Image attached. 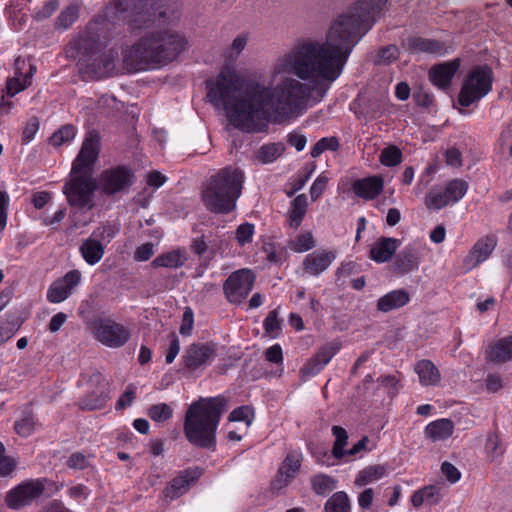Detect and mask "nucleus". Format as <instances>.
Returning <instances> with one entry per match:
<instances>
[{
    "instance_id": "nucleus-1",
    "label": "nucleus",
    "mask_w": 512,
    "mask_h": 512,
    "mask_svg": "<svg viewBox=\"0 0 512 512\" xmlns=\"http://www.w3.org/2000/svg\"><path fill=\"white\" fill-rule=\"evenodd\" d=\"M175 0H111L104 11L70 40L66 55L77 62L84 80L107 77L114 69L117 52L106 49L117 21H125L131 33L166 23L175 12Z\"/></svg>"
},
{
    "instance_id": "nucleus-2",
    "label": "nucleus",
    "mask_w": 512,
    "mask_h": 512,
    "mask_svg": "<svg viewBox=\"0 0 512 512\" xmlns=\"http://www.w3.org/2000/svg\"><path fill=\"white\" fill-rule=\"evenodd\" d=\"M387 0H359L341 15L328 31L325 42L298 41L277 64V72L294 74L302 80L326 82L322 94L341 74L358 40L372 27Z\"/></svg>"
},
{
    "instance_id": "nucleus-3",
    "label": "nucleus",
    "mask_w": 512,
    "mask_h": 512,
    "mask_svg": "<svg viewBox=\"0 0 512 512\" xmlns=\"http://www.w3.org/2000/svg\"><path fill=\"white\" fill-rule=\"evenodd\" d=\"M208 101L225 110L230 123L250 130L257 119H267L273 108L272 89L256 81H244L229 67L221 69L214 80L206 81Z\"/></svg>"
},
{
    "instance_id": "nucleus-4",
    "label": "nucleus",
    "mask_w": 512,
    "mask_h": 512,
    "mask_svg": "<svg viewBox=\"0 0 512 512\" xmlns=\"http://www.w3.org/2000/svg\"><path fill=\"white\" fill-rule=\"evenodd\" d=\"M95 162H73L70 179L63 187V193L71 206L91 209L94 206L95 191L100 187L108 196L125 193L134 184V172L126 166L107 169L99 180L95 177Z\"/></svg>"
},
{
    "instance_id": "nucleus-5",
    "label": "nucleus",
    "mask_w": 512,
    "mask_h": 512,
    "mask_svg": "<svg viewBox=\"0 0 512 512\" xmlns=\"http://www.w3.org/2000/svg\"><path fill=\"white\" fill-rule=\"evenodd\" d=\"M187 44V39L176 30H152L123 50V64L129 72L165 66L176 60Z\"/></svg>"
},
{
    "instance_id": "nucleus-6",
    "label": "nucleus",
    "mask_w": 512,
    "mask_h": 512,
    "mask_svg": "<svg viewBox=\"0 0 512 512\" xmlns=\"http://www.w3.org/2000/svg\"><path fill=\"white\" fill-rule=\"evenodd\" d=\"M227 410L223 396L200 397L189 405L184 419V433L193 446L215 451L216 432L221 416Z\"/></svg>"
},
{
    "instance_id": "nucleus-7",
    "label": "nucleus",
    "mask_w": 512,
    "mask_h": 512,
    "mask_svg": "<svg viewBox=\"0 0 512 512\" xmlns=\"http://www.w3.org/2000/svg\"><path fill=\"white\" fill-rule=\"evenodd\" d=\"M245 181L244 172L234 165H229L212 174L202 189L204 206L215 214H229L236 208L242 194Z\"/></svg>"
},
{
    "instance_id": "nucleus-8",
    "label": "nucleus",
    "mask_w": 512,
    "mask_h": 512,
    "mask_svg": "<svg viewBox=\"0 0 512 512\" xmlns=\"http://www.w3.org/2000/svg\"><path fill=\"white\" fill-rule=\"evenodd\" d=\"M272 92L273 98L276 97L275 112L281 117H287L304 105L309 96L310 88L296 79L287 78Z\"/></svg>"
},
{
    "instance_id": "nucleus-9",
    "label": "nucleus",
    "mask_w": 512,
    "mask_h": 512,
    "mask_svg": "<svg viewBox=\"0 0 512 512\" xmlns=\"http://www.w3.org/2000/svg\"><path fill=\"white\" fill-rule=\"evenodd\" d=\"M493 72L490 67L475 66L467 74L458 94V103L469 107L478 102L492 90Z\"/></svg>"
},
{
    "instance_id": "nucleus-10",
    "label": "nucleus",
    "mask_w": 512,
    "mask_h": 512,
    "mask_svg": "<svg viewBox=\"0 0 512 512\" xmlns=\"http://www.w3.org/2000/svg\"><path fill=\"white\" fill-rule=\"evenodd\" d=\"M89 327L100 343L111 348L122 347L130 339L129 330L110 318H96Z\"/></svg>"
},
{
    "instance_id": "nucleus-11",
    "label": "nucleus",
    "mask_w": 512,
    "mask_h": 512,
    "mask_svg": "<svg viewBox=\"0 0 512 512\" xmlns=\"http://www.w3.org/2000/svg\"><path fill=\"white\" fill-rule=\"evenodd\" d=\"M255 274L249 269L233 272L224 282L223 291L230 303L240 304L251 292Z\"/></svg>"
},
{
    "instance_id": "nucleus-12",
    "label": "nucleus",
    "mask_w": 512,
    "mask_h": 512,
    "mask_svg": "<svg viewBox=\"0 0 512 512\" xmlns=\"http://www.w3.org/2000/svg\"><path fill=\"white\" fill-rule=\"evenodd\" d=\"M43 491L44 485L40 480L24 481L7 493L5 502L9 508L17 510L31 504Z\"/></svg>"
},
{
    "instance_id": "nucleus-13",
    "label": "nucleus",
    "mask_w": 512,
    "mask_h": 512,
    "mask_svg": "<svg viewBox=\"0 0 512 512\" xmlns=\"http://www.w3.org/2000/svg\"><path fill=\"white\" fill-rule=\"evenodd\" d=\"M216 357V348L212 343H193L182 356V363L189 372H195L209 365Z\"/></svg>"
},
{
    "instance_id": "nucleus-14",
    "label": "nucleus",
    "mask_w": 512,
    "mask_h": 512,
    "mask_svg": "<svg viewBox=\"0 0 512 512\" xmlns=\"http://www.w3.org/2000/svg\"><path fill=\"white\" fill-rule=\"evenodd\" d=\"M339 349L340 344L337 342H330L320 347L317 353L300 369L301 379L306 381L310 377L316 376L330 362Z\"/></svg>"
},
{
    "instance_id": "nucleus-15",
    "label": "nucleus",
    "mask_w": 512,
    "mask_h": 512,
    "mask_svg": "<svg viewBox=\"0 0 512 512\" xmlns=\"http://www.w3.org/2000/svg\"><path fill=\"white\" fill-rule=\"evenodd\" d=\"M81 281V273L78 270H71L62 278L54 281L47 291V299L51 303H60L67 299L72 289Z\"/></svg>"
},
{
    "instance_id": "nucleus-16",
    "label": "nucleus",
    "mask_w": 512,
    "mask_h": 512,
    "mask_svg": "<svg viewBox=\"0 0 512 512\" xmlns=\"http://www.w3.org/2000/svg\"><path fill=\"white\" fill-rule=\"evenodd\" d=\"M497 245L495 235H486L481 237L471 248L464 258V265L469 271L486 261Z\"/></svg>"
},
{
    "instance_id": "nucleus-17",
    "label": "nucleus",
    "mask_w": 512,
    "mask_h": 512,
    "mask_svg": "<svg viewBox=\"0 0 512 512\" xmlns=\"http://www.w3.org/2000/svg\"><path fill=\"white\" fill-rule=\"evenodd\" d=\"M91 382L96 383L98 388L96 391L88 393L81 400L80 407L84 410L101 409L105 406L107 400L109 399V383L102 377L101 374H94L91 377Z\"/></svg>"
},
{
    "instance_id": "nucleus-18",
    "label": "nucleus",
    "mask_w": 512,
    "mask_h": 512,
    "mask_svg": "<svg viewBox=\"0 0 512 512\" xmlns=\"http://www.w3.org/2000/svg\"><path fill=\"white\" fill-rule=\"evenodd\" d=\"M459 67V59L436 64L429 70V80L439 89H448Z\"/></svg>"
},
{
    "instance_id": "nucleus-19",
    "label": "nucleus",
    "mask_w": 512,
    "mask_h": 512,
    "mask_svg": "<svg viewBox=\"0 0 512 512\" xmlns=\"http://www.w3.org/2000/svg\"><path fill=\"white\" fill-rule=\"evenodd\" d=\"M301 466V455L295 452L289 453L281 464L276 478L272 482L273 489L280 490L286 487L295 478Z\"/></svg>"
},
{
    "instance_id": "nucleus-20",
    "label": "nucleus",
    "mask_w": 512,
    "mask_h": 512,
    "mask_svg": "<svg viewBox=\"0 0 512 512\" xmlns=\"http://www.w3.org/2000/svg\"><path fill=\"white\" fill-rule=\"evenodd\" d=\"M335 258L336 255L332 251L318 250L304 258L303 268L308 274L318 276L331 265Z\"/></svg>"
},
{
    "instance_id": "nucleus-21",
    "label": "nucleus",
    "mask_w": 512,
    "mask_h": 512,
    "mask_svg": "<svg viewBox=\"0 0 512 512\" xmlns=\"http://www.w3.org/2000/svg\"><path fill=\"white\" fill-rule=\"evenodd\" d=\"M352 188L358 197L373 200L382 193L384 181L380 176H369L355 180Z\"/></svg>"
},
{
    "instance_id": "nucleus-22",
    "label": "nucleus",
    "mask_w": 512,
    "mask_h": 512,
    "mask_svg": "<svg viewBox=\"0 0 512 512\" xmlns=\"http://www.w3.org/2000/svg\"><path fill=\"white\" fill-rule=\"evenodd\" d=\"M400 244L399 239L381 237L371 247L369 257L377 263L388 262L394 256Z\"/></svg>"
},
{
    "instance_id": "nucleus-23",
    "label": "nucleus",
    "mask_w": 512,
    "mask_h": 512,
    "mask_svg": "<svg viewBox=\"0 0 512 512\" xmlns=\"http://www.w3.org/2000/svg\"><path fill=\"white\" fill-rule=\"evenodd\" d=\"M202 475L199 467L188 468L179 473L171 482V490L168 493L172 499L183 495L189 487L194 484Z\"/></svg>"
},
{
    "instance_id": "nucleus-24",
    "label": "nucleus",
    "mask_w": 512,
    "mask_h": 512,
    "mask_svg": "<svg viewBox=\"0 0 512 512\" xmlns=\"http://www.w3.org/2000/svg\"><path fill=\"white\" fill-rule=\"evenodd\" d=\"M419 262V256L415 249L406 247L396 255L392 269L399 275L408 274L418 270Z\"/></svg>"
},
{
    "instance_id": "nucleus-25",
    "label": "nucleus",
    "mask_w": 512,
    "mask_h": 512,
    "mask_svg": "<svg viewBox=\"0 0 512 512\" xmlns=\"http://www.w3.org/2000/svg\"><path fill=\"white\" fill-rule=\"evenodd\" d=\"M410 301V295L405 289L393 290L377 301V309L383 313L401 308Z\"/></svg>"
},
{
    "instance_id": "nucleus-26",
    "label": "nucleus",
    "mask_w": 512,
    "mask_h": 512,
    "mask_svg": "<svg viewBox=\"0 0 512 512\" xmlns=\"http://www.w3.org/2000/svg\"><path fill=\"white\" fill-rule=\"evenodd\" d=\"M414 371L423 386H437L441 381L438 368L430 360L423 359L414 365Z\"/></svg>"
},
{
    "instance_id": "nucleus-27",
    "label": "nucleus",
    "mask_w": 512,
    "mask_h": 512,
    "mask_svg": "<svg viewBox=\"0 0 512 512\" xmlns=\"http://www.w3.org/2000/svg\"><path fill=\"white\" fill-rule=\"evenodd\" d=\"M101 147V136L97 130L86 133L79 154L74 160H97Z\"/></svg>"
},
{
    "instance_id": "nucleus-28",
    "label": "nucleus",
    "mask_w": 512,
    "mask_h": 512,
    "mask_svg": "<svg viewBox=\"0 0 512 512\" xmlns=\"http://www.w3.org/2000/svg\"><path fill=\"white\" fill-rule=\"evenodd\" d=\"M407 48L413 53L443 54L445 46L442 42L422 37L407 39Z\"/></svg>"
},
{
    "instance_id": "nucleus-29",
    "label": "nucleus",
    "mask_w": 512,
    "mask_h": 512,
    "mask_svg": "<svg viewBox=\"0 0 512 512\" xmlns=\"http://www.w3.org/2000/svg\"><path fill=\"white\" fill-rule=\"evenodd\" d=\"M454 431V423L452 420L442 418L431 422L425 428V434L432 441H442L449 438Z\"/></svg>"
},
{
    "instance_id": "nucleus-30",
    "label": "nucleus",
    "mask_w": 512,
    "mask_h": 512,
    "mask_svg": "<svg viewBox=\"0 0 512 512\" xmlns=\"http://www.w3.org/2000/svg\"><path fill=\"white\" fill-rule=\"evenodd\" d=\"M80 253L89 265L97 264L104 255V246L96 239L88 238L81 244Z\"/></svg>"
},
{
    "instance_id": "nucleus-31",
    "label": "nucleus",
    "mask_w": 512,
    "mask_h": 512,
    "mask_svg": "<svg viewBox=\"0 0 512 512\" xmlns=\"http://www.w3.org/2000/svg\"><path fill=\"white\" fill-rule=\"evenodd\" d=\"M307 208L308 198L305 194H299L291 201L288 215L292 228L297 229L301 225L306 215Z\"/></svg>"
},
{
    "instance_id": "nucleus-32",
    "label": "nucleus",
    "mask_w": 512,
    "mask_h": 512,
    "mask_svg": "<svg viewBox=\"0 0 512 512\" xmlns=\"http://www.w3.org/2000/svg\"><path fill=\"white\" fill-rule=\"evenodd\" d=\"M187 260L186 253L180 249L163 253L157 256L151 263L154 268H179L182 267Z\"/></svg>"
},
{
    "instance_id": "nucleus-33",
    "label": "nucleus",
    "mask_w": 512,
    "mask_h": 512,
    "mask_svg": "<svg viewBox=\"0 0 512 512\" xmlns=\"http://www.w3.org/2000/svg\"><path fill=\"white\" fill-rule=\"evenodd\" d=\"M491 361L503 363L512 359V336L505 337L496 342L488 351Z\"/></svg>"
},
{
    "instance_id": "nucleus-34",
    "label": "nucleus",
    "mask_w": 512,
    "mask_h": 512,
    "mask_svg": "<svg viewBox=\"0 0 512 512\" xmlns=\"http://www.w3.org/2000/svg\"><path fill=\"white\" fill-rule=\"evenodd\" d=\"M445 188L434 187L426 195L425 204L429 209L440 210L454 204Z\"/></svg>"
},
{
    "instance_id": "nucleus-35",
    "label": "nucleus",
    "mask_w": 512,
    "mask_h": 512,
    "mask_svg": "<svg viewBox=\"0 0 512 512\" xmlns=\"http://www.w3.org/2000/svg\"><path fill=\"white\" fill-rule=\"evenodd\" d=\"M386 475V467L384 465H371L361 470L356 478L355 485L362 487L371 482L379 480Z\"/></svg>"
},
{
    "instance_id": "nucleus-36",
    "label": "nucleus",
    "mask_w": 512,
    "mask_h": 512,
    "mask_svg": "<svg viewBox=\"0 0 512 512\" xmlns=\"http://www.w3.org/2000/svg\"><path fill=\"white\" fill-rule=\"evenodd\" d=\"M80 7L78 4H71L60 12L57 16L54 27L56 30H66L70 28L79 18Z\"/></svg>"
},
{
    "instance_id": "nucleus-37",
    "label": "nucleus",
    "mask_w": 512,
    "mask_h": 512,
    "mask_svg": "<svg viewBox=\"0 0 512 512\" xmlns=\"http://www.w3.org/2000/svg\"><path fill=\"white\" fill-rule=\"evenodd\" d=\"M36 72L35 66H30L29 71L25 73V78L21 80L20 77H12L8 79L6 84V91L9 96H14L15 94L23 91L32 83V77Z\"/></svg>"
},
{
    "instance_id": "nucleus-38",
    "label": "nucleus",
    "mask_w": 512,
    "mask_h": 512,
    "mask_svg": "<svg viewBox=\"0 0 512 512\" xmlns=\"http://www.w3.org/2000/svg\"><path fill=\"white\" fill-rule=\"evenodd\" d=\"M325 512H349L350 501L345 492L334 493L325 503Z\"/></svg>"
},
{
    "instance_id": "nucleus-39",
    "label": "nucleus",
    "mask_w": 512,
    "mask_h": 512,
    "mask_svg": "<svg viewBox=\"0 0 512 512\" xmlns=\"http://www.w3.org/2000/svg\"><path fill=\"white\" fill-rule=\"evenodd\" d=\"M147 415L152 421L163 423L172 418L173 409L167 403H157L147 409Z\"/></svg>"
},
{
    "instance_id": "nucleus-40",
    "label": "nucleus",
    "mask_w": 512,
    "mask_h": 512,
    "mask_svg": "<svg viewBox=\"0 0 512 512\" xmlns=\"http://www.w3.org/2000/svg\"><path fill=\"white\" fill-rule=\"evenodd\" d=\"M332 434L335 437L332 454L336 459H341L346 455L344 446L347 444L348 440L347 431L341 426L334 425L332 427Z\"/></svg>"
},
{
    "instance_id": "nucleus-41",
    "label": "nucleus",
    "mask_w": 512,
    "mask_h": 512,
    "mask_svg": "<svg viewBox=\"0 0 512 512\" xmlns=\"http://www.w3.org/2000/svg\"><path fill=\"white\" fill-rule=\"evenodd\" d=\"M312 489L318 495H326L336 488V481L325 474H318L311 480Z\"/></svg>"
},
{
    "instance_id": "nucleus-42",
    "label": "nucleus",
    "mask_w": 512,
    "mask_h": 512,
    "mask_svg": "<svg viewBox=\"0 0 512 512\" xmlns=\"http://www.w3.org/2000/svg\"><path fill=\"white\" fill-rule=\"evenodd\" d=\"M76 135V128L72 124H66L55 131L49 138V143L55 147L70 142Z\"/></svg>"
},
{
    "instance_id": "nucleus-43",
    "label": "nucleus",
    "mask_w": 512,
    "mask_h": 512,
    "mask_svg": "<svg viewBox=\"0 0 512 512\" xmlns=\"http://www.w3.org/2000/svg\"><path fill=\"white\" fill-rule=\"evenodd\" d=\"M454 203L460 201L468 190V183L463 179H453L444 187Z\"/></svg>"
},
{
    "instance_id": "nucleus-44",
    "label": "nucleus",
    "mask_w": 512,
    "mask_h": 512,
    "mask_svg": "<svg viewBox=\"0 0 512 512\" xmlns=\"http://www.w3.org/2000/svg\"><path fill=\"white\" fill-rule=\"evenodd\" d=\"M339 140L337 137H324L316 142L310 154L313 158L319 157L324 151H337L339 149Z\"/></svg>"
},
{
    "instance_id": "nucleus-45",
    "label": "nucleus",
    "mask_w": 512,
    "mask_h": 512,
    "mask_svg": "<svg viewBox=\"0 0 512 512\" xmlns=\"http://www.w3.org/2000/svg\"><path fill=\"white\" fill-rule=\"evenodd\" d=\"M14 429L21 437L30 436L35 429V420L31 412H25L23 417L15 422Z\"/></svg>"
},
{
    "instance_id": "nucleus-46",
    "label": "nucleus",
    "mask_w": 512,
    "mask_h": 512,
    "mask_svg": "<svg viewBox=\"0 0 512 512\" xmlns=\"http://www.w3.org/2000/svg\"><path fill=\"white\" fill-rule=\"evenodd\" d=\"M284 150L285 147L281 143L266 144L260 148L258 158L259 160H275L282 156Z\"/></svg>"
},
{
    "instance_id": "nucleus-47",
    "label": "nucleus",
    "mask_w": 512,
    "mask_h": 512,
    "mask_svg": "<svg viewBox=\"0 0 512 512\" xmlns=\"http://www.w3.org/2000/svg\"><path fill=\"white\" fill-rule=\"evenodd\" d=\"M59 8L58 0H47L43 5L33 13L32 17L36 21H43L51 17Z\"/></svg>"
},
{
    "instance_id": "nucleus-48",
    "label": "nucleus",
    "mask_w": 512,
    "mask_h": 512,
    "mask_svg": "<svg viewBox=\"0 0 512 512\" xmlns=\"http://www.w3.org/2000/svg\"><path fill=\"white\" fill-rule=\"evenodd\" d=\"M19 326V322L14 317L7 318L0 324V346L13 337Z\"/></svg>"
},
{
    "instance_id": "nucleus-49",
    "label": "nucleus",
    "mask_w": 512,
    "mask_h": 512,
    "mask_svg": "<svg viewBox=\"0 0 512 512\" xmlns=\"http://www.w3.org/2000/svg\"><path fill=\"white\" fill-rule=\"evenodd\" d=\"M253 410L247 406H241L234 409L228 417V420L231 422H239L244 421L247 425H250L253 420Z\"/></svg>"
},
{
    "instance_id": "nucleus-50",
    "label": "nucleus",
    "mask_w": 512,
    "mask_h": 512,
    "mask_svg": "<svg viewBox=\"0 0 512 512\" xmlns=\"http://www.w3.org/2000/svg\"><path fill=\"white\" fill-rule=\"evenodd\" d=\"M16 467V462L13 458L5 455V447L0 442V476H8Z\"/></svg>"
},
{
    "instance_id": "nucleus-51",
    "label": "nucleus",
    "mask_w": 512,
    "mask_h": 512,
    "mask_svg": "<svg viewBox=\"0 0 512 512\" xmlns=\"http://www.w3.org/2000/svg\"><path fill=\"white\" fill-rule=\"evenodd\" d=\"M254 234V225L251 223H243L236 230V239L240 245H245L252 241Z\"/></svg>"
},
{
    "instance_id": "nucleus-52",
    "label": "nucleus",
    "mask_w": 512,
    "mask_h": 512,
    "mask_svg": "<svg viewBox=\"0 0 512 512\" xmlns=\"http://www.w3.org/2000/svg\"><path fill=\"white\" fill-rule=\"evenodd\" d=\"M315 246V241L311 233H304L297 237L293 250L296 252H306Z\"/></svg>"
},
{
    "instance_id": "nucleus-53",
    "label": "nucleus",
    "mask_w": 512,
    "mask_h": 512,
    "mask_svg": "<svg viewBox=\"0 0 512 512\" xmlns=\"http://www.w3.org/2000/svg\"><path fill=\"white\" fill-rule=\"evenodd\" d=\"M264 330L267 334L272 335L274 332L280 330L281 322L278 319V312L276 309L270 311L263 322Z\"/></svg>"
},
{
    "instance_id": "nucleus-54",
    "label": "nucleus",
    "mask_w": 512,
    "mask_h": 512,
    "mask_svg": "<svg viewBox=\"0 0 512 512\" xmlns=\"http://www.w3.org/2000/svg\"><path fill=\"white\" fill-rule=\"evenodd\" d=\"M67 466L71 469H85L89 466V461L86 455L81 452L72 453L68 460Z\"/></svg>"
},
{
    "instance_id": "nucleus-55",
    "label": "nucleus",
    "mask_w": 512,
    "mask_h": 512,
    "mask_svg": "<svg viewBox=\"0 0 512 512\" xmlns=\"http://www.w3.org/2000/svg\"><path fill=\"white\" fill-rule=\"evenodd\" d=\"M40 126V122L38 117L33 116L27 122L22 132V140L23 142H29L33 139L36 132L38 131Z\"/></svg>"
},
{
    "instance_id": "nucleus-56",
    "label": "nucleus",
    "mask_w": 512,
    "mask_h": 512,
    "mask_svg": "<svg viewBox=\"0 0 512 512\" xmlns=\"http://www.w3.org/2000/svg\"><path fill=\"white\" fill-rule=\"evenodd\" d=\"M413 99L418 106L425 108L430 107L434 102V96L426 91L423 87H420L414 92Z\"/></svg>"
},
{
    "instance_id": "nucleus-57",
    "label": "nucleus",
    "mask_w": 512,
    "mask_h": 512,
    "mask_svg": "<svg viewBox=\"0 0 512 512\" xmlns=\"http://www.w3.org/2000/svg\"><path fill=\"white\" fill-rule=\"evenodd\" d=\"M154 254V245L151 242H146L139 247L134 252V259L139 262H144L149 260Z\"/></svg>"
},
{
    "instance_id": "nucleus-58",
    "label": "nucleus",
    "mask_w": 512,
    "mask_h": 512,
    "mask_svg": "<svg viewBox=\"0 0 512 512\" xmlns=\"http://www.w3.org/2000/svg\"><path fill=\"white\" fill-rule=\"evenodd\" d=\"M194 324V316L191 308H186L183 316H182V324L180 326L179 332L183 336H189L193 329Z\"/></svg>"
},
{
    "instance_id": "nucleus-59",
    "label": "nucleus",
    "mask_w": 512,
    "mask_h": 512,
    "mask_svg": "<svg viewBox=\"0 0 512 512\" xmlns=\"http://www.w3.org/2000/svg\"><path fill=\"white\" fill-rule=\"evenodd\" d=\"M399 50L395 45H388L378 52L379 61L390 63L398 58Z\"/></svg>"
},
{
    "instance_id": "nucleus-60",
    "label": "nucleus",
    "mask_w": 512,
    "mask_h": 512,
    "mask_svg": "<svg viewBox=\"0 0 512 512\" xmlns=\"http://www.w3.org/2000/svg\"><path fill=\"white\" fill-rule=\"evenodd\" d=\"M265 358L267 361L273 364H282L283 362V353L282 348L279 344H274L270 346L265 351Z\"/></svg>"
},
{
    "instance_id": "nucleus-61",
    "label": "nucleus",
    "mask_w": 512,
    "mask_h": 512,
    "mask_svg": "<svg viewBox=\"0 0 512 512\" xmlns=\"http://www.w3.org/2000/svg\"><path fill=\"white\" fill-rule=\"evenodd\" d=\"M135 397V387L133 385H129L126 391L119 397L116 403V409H124L127 406L131 405Z\"/></svg>"
},
{
    "instance_id": "nucleus-62",
    "label": "nucleus",
    "mask_w": 512,
    "mask_h": 512,
    "mask_svg": "<svg viewBox=\"0 0 512 512\" xmlns=\"http://www.w3.org/2000/svg\"><path fill=\"white\" fill-rule=\"evenodd\" d=\"M441 471L446 477V479L451 483L457 482L461 477V473L459 472V470L453 464L447 461L442 463Z\"/></svg>"
},
{
    "instance_id": "nucleus-63",
    "label": "nucleus",
    "mask_w": 512,
    "mask_h": 512,
    "mask_svg": "<svg viewBox=\"0 0 512 512\" xmlns=\"http://www.w3.org/2000/svg\"><path fill=\"white\" fill-rule=\"evenodd\" d=\"M326 183H327V178L322 177V176L318 177L314 181V183L312 184V186L310 188V196H311L312 201L317 200L323 194V192L326 189Z\"/></svg>"
},
{
    "instance_id": "nucleus-64",
    "label": "nucleus",
    "mask_w": 512,
    "mask_h": 512,
    "mask_svg": "<svg viewBox=\"0 0 512 512\" xmlns=\"http://www.w3.org/2000/svg\"><path fill=\"white\" fill-rule=\"evenodd\" d=\"M170 337L171 341L166 354V363L168 364L172 363L175 360L180 351V342L177 335L173 332L171 333Z\"/></svg>"
}]
</instances>
